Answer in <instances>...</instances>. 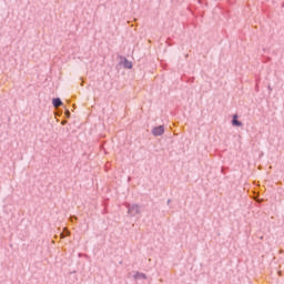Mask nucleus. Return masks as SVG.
<instances>
[{"label":"nucleus","instance_id":"f257e3e1","mask_svg":"<svg viewBox=\"0 0 284 284\" xmlns=\"http://www.w3.org/2000/svg\"><path fill=\"white\" fill-rule=\"evenodd\" d=\"M128 214L131 216H136L138 214H141V206L138 204H128Z\"/></svg>","mask_w":284,"mask_h":284},{"label":"nucleus","instance_id":"f03ea898","mask_svg":"<svg viewBox=\"0 0 284 284\" xmlns=\"http://www.w3.org/2000/svg\"><path fill=\"white\" fill-rule=\"evenodd\" d=\"M165 132V128L163 125L153 128L152 135L153 136H162V134Z\"/></svg>","mask_w":284,"mask_h":284},{"label":"nucleus","instance_id":"7ed1b4c3","mask_svg":"<svg viewBox=\"0 0 284 284\" xmlns=\"http://www.w3.org/2000/svg\"><path fill=\"white\" fill-rule=\"evenodd\" d=\"M133 278L135 281L145 280V278H148V275H145L144 273H141V272H135V274L133 275Z\"/></svg>","mask_w":284,"mask_h":284},{"label":"nucleus","instance_id":"20e7f679","mask_svg":"<svg viewBox=\"0 0 284 284\" xmlns=\"http://www.w3.org/2000/svg\"><path fill=\"white\" fill-rule=\"evenodd\" d=\"M239 115H233V120H232V125H235V128H241L243 125V123L241 121L237 120Z\"/></svg>","mask_w":284,"mask_h":284},{"label":"nucleus","instance_id":"39448f33","mask_svg":"<svg viewBox=\"0 0 284 284\" xmlns=\"http://www.w3.org/2000/svg\"><path fill=\"white\" fill-rule=\"evenodd\" d=\"M52 104H53V108H61V105H63V102L61 101V99L54 98L52 100Z\"/></svg>","mask_w":284,"mask_h":284},{"label":"nucleus","instance_id":"423d86ee","mask_svg":"<svg viewBox=\"0 0 284 284\" xmlns=\"http://www.w3.org/2000/svg\"><path fill=\"white\" fill-rule=\"evenodd\" d=\"M123 65L126 70H132V62L128 61V59L124 60Z\"/></svg>","mask_w":284,"mask_h":284},{"label":"nucleus","instance_id":"0eeeda50","mask_svg":"<svg viewBox=\"0 0 284 284\" xmlns=\"http://www.w3.org/2000/svg\"><path fill=\"white\" fill-rule=\"evenodd\" d=\"M65 116H67V119H70V111L69 110L65 111Z\"/></svg>","mask_w":284,"mask_h":284},{"label":"nucleus","instance_id":"6e6552de","mask_svg":"<svg viewBox=\"0 0 284 284\" xmlns=\"http://www.w3.org/2000/svg\"><path fill=\"white\" fill-rule=\"evenodd\" d=\"M60 237L65 239V234L61 233Z\"/></svg>","mask_w":284,"mask_h":284},{"label":"nucleus","instance_id":"1a4fd4ad","mask_svg":"<svg viewBox=\"0 0 284 284\" xmlns=\"http://www.w3.org/2000/svg\"><path fill=\"white\" fill-rule=\"evenodd\" d=\"M65 123H68V121L65 120L61 122L62 125H65Z\"/></svg>","mask_w":284,"mask_h":284},{"label":"nucleus","instance_id":"9d476101","mask_svg":"<svg viewBox=\"0 0 284 284\" xmlns=\"http://www.w3.org/2000/svg\"><path fill=\"white\" fill-rule=\"evenodd\" d=\"M64 232H67L68 235L70 234V231H68V230H65V229H64Z\"/></svg>","mask_w":284,"mask_h":284},{"label":"nucleus","instance_id":"9b49d317","mask_svg":"<svg viewBox=\"0 0 284 284\" xmlns=\"http://www.w3.org/2000/svg\"><path fill=\"white\" fill-rule=\"evenodd\" d=\"M268 90H272V87H268Z\"/></svg>","mask_w":284,"mask_h":284}]
</instances>
